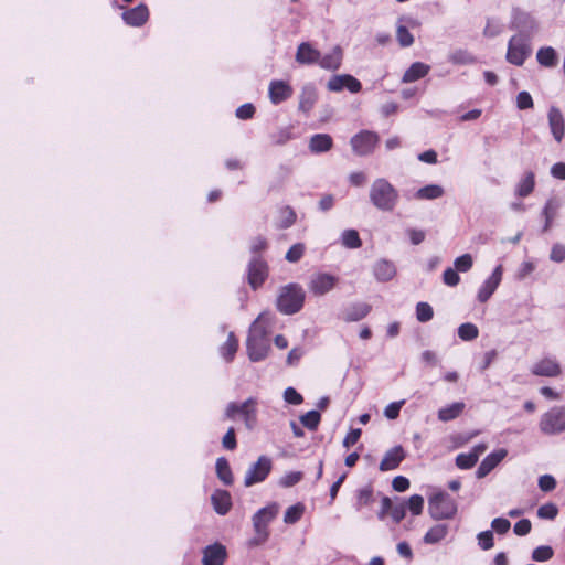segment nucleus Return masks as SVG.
<instances>
[{
  "label": "nucleus",
  "instance_id": "43",
  "mask_svg": "<svg viewBox=\"0 0 565 565\" xmlns=\"http://www.w3.org/2000/svg\"><path fill=\"white\" fill-rule=\"evenodd\" d=\"M321 420V415L318 411H310L300 417L301 424L309 430H317Z\"/></svg>",
  "mask_w": 565,
  "mask_h": 565
},
{
  "label": "nucleus",
  "instance_id": "57",
  "mask_svg": "<svg viewBox=\"0 0 565 565\" xmlns=\"http://www.w3.org/2000/svg\"><path fill=\"white\" fill-rule=\"evenodd\" d=\"M443 281L447 286L455 287L459 284L460 277L456 269L448 267L443 274Z\"/></svg>",
  "mask_w": 565,
  "mask_h": 565
},
{
  "label": "nucleus",
  "instance_id": "22",
  "mask_svg": "<svg viewBox=\"0 0 565 565\" xmlns=\"http://www.w3.org/2000/svg\"><path fill=\"white\" fill-rule=\"evenodd\" d=\"M320 51L315 49L310 43L302 42L298 45L296 52V61L301 65L318 64Z\"/></svg>",
  "mask_w": 565,
  "mask_h": 565
},
{
  "label": "nucleus",
  "instance_id": "61",
  "mask_svg": "<svg viewBox=\"0 0 565 565\" xmlns=\"http://www.w3.org/2000/svg\"><path fill=\"white\" fill-rule=\"evenodd\" d=\"M404 403H405L404 401H399V402H393V403L388 404L384 409V415L388 419H396L399 416V412H401V408L404 405Z\"/></svg>",
  "mask_w": 565,
  "mask_h": 565
},
{
  "label": "nucleus",
  "instance_id": "32",
  "mask_svg": "<svg viewBox=\"0 0 565 565\" xmlns=\"http://www.w3.org/2000/svg\"><path fill=\"white\" fill-rule=\"evenodd\" d=\"M375 277L381 281H387L395 275V267L387 260H380L373 268Z\"/></svg>",
  "mask_w": 565,
  "mask_h": 565
},
{
  "label": "nucleus",
  "instance_id": "52",
  "mask_svg": "<svg viewBox=\"0 0 565 565\" xmlns=\"http://www.w3.org/2000/svg\"><path fill=\"white\" fill-rule=\"evenodd\" d=\"M478 544L483 551H488L493 547L494 540H493V533L490 530L480 532L477 536Z\"/></svg>",
  "mask_w": 565,
  "mask_h": 565
},
{
  "label": "nucleus",
  "instance_id": "13",
  "mask_svg": "<svg viewBox=\"0 0 565 565\" xmlns=\"http://www.w3.org/2000/svg\"><path fill=\"white\" fill-rule=\"evenodd\" d=\"M227 556L226 546L220 542H215L203 548L202 565H224Z\"/></svg>",
  "mask_w": 565,
  "mask_h": 565
},
{
  "label": "nucleus",
  "instance_id": "25",
  "mask_svg": "<svg viewBox=\"0 0 565 565\" xmlns=\"http://www.w3.org/2000/svg\"><path fill=\"white\" fill-rule=\"evenodd\" d=\"M309 150L312 153H322L332 149L333 139L328 134H316L309 140Z\"/></svg>",
  "mask_w": 565,
  "mask_h": 565
},
{
  "label": "nucleus",
  "instance_id": "3",
  "mask_svg": "<svg viewBox=\"0 0 565 565\" xmlns=\"http://www.w3.org/2000/svg\"><path fill=\"white\" fill-rule=\"evenodd\" d=\"M278 514L276 503L259 509L253 516L254 536L248 541V546H259L269 537V524Z\"/></svg>",
  "mask_w": 565,
  "mask_h": 565
},
{
  "label": "nucleus",
  "instance_id": "39",
  "mask_svg": "<svg viewBox=\"0 0 565 565\" xmlns=\"http://www.w3.org/2000/svg\"><path fill=\"white\" fill-rule=\"evenodd\" d=\"M305 510V504L301 502L290 505L285 512L284 522L287 524L297 523L302 518Z\"/></svg>",
  "mask_w": 565,
  "mask_h": 565
},
{
  "label": "nucleus",
  "instance_id": "56",
  "mask_svg": "<svg viewBox=\"0 0 565 565\" xmlns=\"http://www.w3.org/2000/svg\"><path fill=\"white\" fill-rule=\"evenodd\" d=\"M222 445L227 450L236 449L237 440H236L235 429L233 427L228 428L226 434L223 436Z\"/></svg>",
  "mask_w": 565,
  "mask_h": 565
},
{
  "label": "nucleus",
  "instance_id": "64",
  "mask_svg": "<svg viewBox=\"0 0 565 565\" xmlns=\"http://www.w3.org/2000/svg\"><path fill=\"white\" fill-rule=\"evenodd\" d=\"M532 524L529 519H522L514 524L513 531L519 536H524L531 532Z\"/></svg>",
  "mask_w": 565,
  "mask_h": 565
},
{
  "label": "nucleus",
  "instance_id": "53",
  "mask_svg": "<svg viewBox=\"0 0 565 565\" xmlns=\"http://www.w3.org/2000/svg\"><path fill=\"white\" fill-rule=\"evenodd\" d=\"M407 507H408L409 511L412 512V514L419 515L423 512L424 498L419 494H413L408 499Z\"/></svg>",
  "mask_w": 565,
  "mask_h": 565
},
{
  "label": "nucleus",
  "instance_id": "28",
  "mask_svg": "<svg viewBox=\"0 0 565 565\" xmlns=\"http://www.w3.org/2000/svg\"><path fill=\"white\" fill-rule=\"evenodd\" d=\"M465 409V403L456 402L447 405L438 411V419L441 422H450L459 417Z\"/></svg>",
  "mask_w": 565,
  "mask_h": 565
},
{
  "label": "nucleus",
  "instance_id": "14",
  "mask_svg": "<svg viewBox=\"0 0 565 565\" xmlns=\"http://www.w3.org/2000/svg\"><path fill=\"white\" fill-rule=\"evenodd\" d=\"M531 373L535 376L557 377L562 374V366L557 359L546 356L533 364Z\"/></svg>",
  "mask_w": 565,
  "mask_h": 565
},
{
  "label": "nucleus",
  "instance_id": "40",
  "mask_svg": "<svg viewBox=\"0 0 565 565\" xmlns=\"http://www.w3.org/2000/svg\"><path fill=\"white\" fill-rule=\"evenodd\" d=\"M448 61L456 65H468L476 62V58L467 50H456L450 53Z\"/></svg>",
  "mask_w": 565,
  "mask_h": 565
},
{
  "label": "nucleus",
  "instance_id": "19",
  "mask_svg": "<svg viewBox=\"0 0 565 565\" xmlns=\"http://www.w3.org/2000/svg\"><path fill=\"white\" fill-rule=\"evenodd\" d=\"M502 279V266L494 268L491 276L479 288L477 298L480 302H487L499 287Z\"/></svg>",
  "mask_w": 565,
  "mask_h": 565
},
{
  "label": "nucleus",
  "instance_id": "1",
  "mask_svg": "<svg viewBox=\"0 0 565 565\" xmlns=\"http://www.w3.org/2000/svg\"><path fill=\"white\" fill-rule=\"evenodd\" d=\"M247 354L250 361L258 362L264 360L270 349L268 332L263 326V316L260 315L249 329L246 340Z\"/></svg>",
  "mask_w": 565,
  "mask_h": 565
},
{
  "label": "nucleus",
  "instance_id": "35",
  "mask_svg": "<svg viewBox=\"0 0 565 565\" xmlns=\"http://www.w3.org/2000/svg\"><path fill=\"white\" fill-rule=\"evenodd\" d=\"M558 209H559V203L556 199L547 200V202L545 203V206L543 209V216L545 218L543 232H547L551 228L552 223H553L555 216L557 215Z\"/></svg>",
  "mask_w": 565,
  "mask_h": 565
},
{
  "label": "nucleus",
  "instance_id": "34",
  "mask_svg": "<svg viewBox=\"0 0 565 565\" xmlns=\"http://www.w3.org/2000/svg\"><path fill=\"white\" fill-rule=\"evenodd\" d=\"M317 98L315 89L303 88L299 97V110L305 114H309L312 110Z\"/></svg>",
  "mask_w": 565,
  "mask_h": 565
},
{
  "label": "nucleus",
  "instance_id": "36",
  "mask_svg": "<svg viewBox=\"0 0 565 565\" xmlns=\"http://www.w3.org/2000/svg\"><path fill=\"white\" fill-rule=\"evenodd\" d=\"M216 473L224 484L231 486L234 482V477L230 463L223 457L216 460Z\"/></svg>",
  "mask_w": 565,
  "mask_h": 565
},
{
  "label": "nucleus",
  "instance_id": "24",
  "mask_svg": "<svg viewBox=\"0 0 565 565\" xmlns=\"http://www.w3.org/2000/svg\"><path fill=\"white\" fill-rule=\"evenodd\" d=\"M342 55L343 54L341 47L334 46L330 53L323 56L320 54L318 64L321 68L328 71H337L341 66Z\"/></svg>",
  "mask_w": 565,
  "mask_h": 565
},
{
  "label": "nucleus",
  "instance_id": "55",
  "mask_svg": "<svg viewBox=\"0 0 565 565\" xmlns=\"http://www.w3.org/2000/svg\"><path fill=\"white\" fill-rule=\"evenodd\" d=\"M268 247V242L263 236H257L253 239L250 252L253 256H262L260 253L265 252Z\"/></svg>",
  "mask_w": 565,
  "mask_h": 565
},
{
  "label": "nucleus",
  "instance_id": "15",
  "mask_svg": "<svg viewBox=\"0 0 565 565\" xmlns=\"http://www.w3.org/2000/svg\"><path fill=\"white\" fill-rule=\"evenodd\" d=\"M294 94L291 85L282 79H274L268 86V97L274 105H279L289 99Z\"/></svg>",
  "mask_w": 565,
  "mask_h": 565
},
{
  "label": "nucleus",
  "instance_id": "47",
  "mask_svg": "<svg viewBox=\"0 0 565 565\" xmlns=\"http://www.w3.org/2000/svg\"><path fill=\"white\" fill-rule=\"evenodd\" d=\"M396 39L402 47H408L414 43L413 34L404 25L397 26Z\"/></svg>",
  "mask_w": 565,
  "mask_h": 565
},
{
  "label": "nucleus",
  "instance_id": "10",
  "mask_svg": "<svg viewBox=\"0 0 565 565\" xmlns=\"http://www.w3.org/2000/svg\"><path fill=\"white\" fill-rule=\"evenodd\" d=\"M269 275L268 263L262 256H253L247 266V281L256 290L266 281Z\"/></svg>",
  "mask_w": 565,
  "mask_h": 565
},
{
  "label": "nucleus",
  "instance_id": "59",
  "mask_svg": "<svg viewBox=\"0 0 565 565\" xmlns=\"http://www.w3.org/2000/svg\"><path fill=\"white\" fill-rule=\"evenodd\" d=\"M539 487L544 492L553 491L556 488V480L551 475H543L539 478Z\"/></svg>",
  "mask_w": 565,
  "mask_h": 565
},
{
  "label": "nucleus",
  "instance_id": "51",
  "mask_svg": "<svg viewBox=\"0 0 565 565\" xmlns=\"http://www.w3.org/2000/svg\"><path fill=\"white\" fill-rule=\"evenodd\" d=\"M303 478V473L300 471H292L289 473H286L280 480L279 484L284 488H290L298 482H300Z\"/></svg>",
  "mask_w": 565,
  "mask_h": 565
},
{
  "label": "nucleus",
  "instance_id": "27",
  "mask_svg": "<svg viewBox=\"0 0 565 565\" xmlns=\"http://www.w3.org/2000/svg\"><path fill=\"white\" fill-rule=\"evenodd\" d=\"M371 305L366 302H358L351 305L344 316V320L348 322L359 321L365 318L371 312Z\"/></svg>",
  "mask_w": 565,
  "mask_h": 565
},
{
  "label": "nucleus",
  "instance_id": "26",
  "mask_svg": "<svg viewBox=\"0 0 565 565\" xmlns=\"http://www.w3.org/2000/svg\"><path fill=\"white\" fill-rule=\"evenodd\" d=\"M430 66L422 63L415 62L413 63L403 75V83H413L423 77H425L429 73Z\"/></svg>",
  "mask_w": 565,
  "mask_h": 565
},
{
  "label": "nucleus",
  "instance_id": "29",
  "mask_svg": "<svg viewBox=\"0 0 565 565\" xmlns=\"http://www.w3.org/2000/svg\"><path fill=\"white\" fill-rule=\"evenodd\" d=\"M535 188V175L532 171H529L520 180L515 189V195L519 198L529 196Z\"/></svg>",
  "mask_w": 565,
  "mask_h": 565
},
{
  "label": "nucleus",
  "instance_id": "5",
  "mask_svg": "<svg viewBox=\"0 0 565 565\" xmlns=\"http://www.w3.org/2000/svg\"><path fill=\"white\" fill-rule=\"evenodd\" d=\"M458 511L457 502L447 492L439 491L428 498V513L434 520H449Z\"/></svg>",
  "mask_w": 565,
  "mask_h": 565
},
{
  "label": "nucleus",
  "instance_id": "54",
  "mask_svg": "<svg viewBox=\"0 0 565 565\" xmlns=\"http://www.w3.org/2000/svg\"><path fill=\"white\" fill-rule=\"evenodd\" d=\"M472 257L470 254H463L456 258L455 269L457 271L466 273L472 267Z\"/></svg>",
  "mask_w": 565,
  "mask_h": 565
},
{
  "label": "nucleus",
  "instance_id": "9",
  "mask_svg": "<svg viewBox=\"0 0 565 565\" xmlns=\"http://www.w3.org/2000/svg\"><path fill=\"white\" fill-rule=\"evenodd\" d=\"M380 141V137L376 132L371 130H361L354 135L350 145L355 154L364 157L371 154Z\"/></svg>",
  "mask_w": 565,
  "mask_h": 565
},
{
  "label": "nucleus",
  "instance_id": "20",
  "mask_svg": "<svg viewBox=\"0 0 565 565\" xmlns=\"http://www.w3.org/2000/svg\"><path fill=\"white\" fill-rule=\"evenodd\" d=\"M508 455L507 449L501 448L489 454L479 465L476 476L478 479L487 477Z\"/></svg>",
  "mask_w": 565,
  "mask_h": 565
},
{
  "label": "nucleus",
  "instance_id": "48",
  "mask_svg": "<svg viewBox=\"0 0 565 565\" xmlns=\"http://www.w3.org/2000/svg\"><path fill=\"white\" fill-rule=\"evenodd\" d=\"M554 555V551L548 545H541L536 548H534L532 553V558L535 562H546L550 561Z\"/></svg>",
  "mask_w": 565,
  "mask_h": 565
},
{
  "label": "nucleus",
  "instance_id": "58",
  "mask_svg": "<svg viewBox=\"0 0 565 565\" xmlns=\"http://www.w3.org/2000/svg\"><path fill=\"white\" fill-rule=\"evenodd\" d=\"M516 106L522 110L533 108L534 103L532 96L527 92L519 93L516 96Z\"/></svg>",
  "mask_w": 565,
  "mask_h": 565
},
{
  "label": "nucleus",
  "instance_id": "63",
  "mask_svg": "<svg viewBox=\"0 0 565 565\" xmlns=\"http://www.w3.org/2000/svg\"><path fill=\"white\" fill-rule=\"evenodd\" d=\"M284 398L291 405H299L303 401L301 394H299L294 387H288L285 390Z\"/></svg>",
  "mask_w": 565,
  "mask_h": 565
},
{
  "label": "nucleus",
  "instance_id": "41",
  "mask_svg": "<svg viewBox=\"0 0 565 565\" xmlns=\"http://www.w3.org/2000/svg\"><path fill=\"white\" fill-rule=\"evenodd\" d=\"M479 335V329L471 322H466L459 326L458 337L463 341H472Z\"/></svg>",
  "mask_w": 565,
  "mask_h": 565
},
{
  "label": "nucleus",
  "instance_id": "6",
  "mask_svg": "<svg viewBox=\"0 0 565 565\" xmlns=\"http://www.w3.org/2000/svg\"><path fill=\"white\" fill-rule=\"evenodd\" d=\"M257 406L258 402L254 397H249L242 404L231 402L226 406L224 416L227 419H235L237 416H241L245 427L252 430L257 425Z\"/></svg>",
  "mask_w": 565,
  "mask_h": 565
},
{
  "label": "nucleus",
  "instance_id": "23",
  "mask_svg": "<svg viewBox=\"0 0 565 565\" xmlns=\"http://www.w3.org/2000/svg\"><path fill=\"white\" fill-rule=\"evenodd\" d=\"M211 501L215 512L220 515H225L232 508L231 494L226 490H216Z\"/></svg>",
  "mask_w": 565,
  "mask_h": 565
},
{
  "label": "nucleus",
  "instance_id": "60",
  "mask_svg": "<svg viewBox=\"0 0 565 565\" xmlns=\"http://www.w3.org/2000/svg\"><path fill=\"white\" fill-rule=\"evenodd\" d=\"M550 259L555 263H562L565 260V245L556 243L552 246L550 253Z\"/></svg>",
  "mask_w": 565,
  "mask_h": 565
},
{
  "label": "nucleus",
  "instance_id": "21",
  "mask_svg": "<svg viewBox=\"0 0 565 565\" xmlns=\"http://www.w3.org/2000/svg\"><path fill=\"white\" fill-rule=\"evenodd\" d=\"M405 459V451L402 446H395L387 450L380 462L379 469L381 471H390L398 468L401 462Z\"/></svg>",
  "mask_w": 565,
  "mask_h": 565
},
{
  "label": "nucleus",
  "instance_id": "8",
  "mask_svg": "<svg viewBox=\"0 0 565 565\" xmlns=\"http://www.w3.org/2000/svg\"><path fill=\"white\" fill-rule=\"evenodd\" d=\"M530 40L523 34L513 35L508 45L507 60L509 63L521 66L531 55Z\"/></svg>",
  "mask_w": 565,
  "mask_h": 565
},
{
  "label": "nucleus",
  "instance_id": "18",
  "mask_svg": "<svg viewBox=\"0 0 565 565\" xmlns=\"http://www.w3.org/2000/svg\"><path fill=\"white\" fill-rule=\"evenodd\" d=\"M347 88L351 93H359L362 88V84L359 79L352 75H335L328 82V89L331 92H340Z\"/></svg>",
  "mask_w": 565,
  "mask_h": 565
},
{
  "label": "nucleus",
  "instance_id": "17",
  "mask_svg": "<svg viewBox=\"0 0 565 565\" xmlns=\"http://www.w3.org/2000/svg\"><path fill=\"white\" fill-rule=\"evenodd\" d=\"M149 9L146 4L140 3L135 8L127 9L122 12L124 22L134 28L142 26L149 20Z\"/></svg>",
  "mask_w": 565,
  "mask_h": 565
},
{
  "label": "nucleus",
  "instance_id": "4",
  "mask_svg": "<svg viewBox=\"0 0 565 565\" xmlns=\"http://www.w3.org/2000/svg\"><path fill=\"white\" fill-rule=\"evenodd\" d=\"M305 298V290L300 285L288 284L280 288L276 307L284 315H294L301 310Z\"/></svg>",
  "mask_w": 565,
  "mask_h": 565
},
{
  "label": "nucleus",
  "instance_id": "33",
  "mask_svg": "<svg viewBox=\"0 0 565 565\" xmlns=\"http://www.w3.org/2000/svg\"><path fill=\"white\" fill-rule=\"evenodd\" d=\"M536 60L544 67H554L557 64L556 51L551 47H541L536 53Z\"/></svg>",
  "mask_w": 565,
  "mask_h": 565
},
{
  "label": "nucleus",
  "instance_id": "11",
  "mask_svg": "<svg viewBox=\"0 0 565 565\" xmlns=\"http://www.w3.org/2000/svg\"><path fill=\"white\" fill-rule=\"evenodd\" d=\"M273 469V460L267 456H259L257 461L247 470L244 484L252 487L253 484L263 482L269 476Z\"/></svg>",
  "mask_w": 565,
  "mask_h": 565
},
{
  "label": "nucleus",
  "instance_id": "12",
  "mask_svg": "<svg viewBox=\"0 0 565 565\" xmlns=\"http://www.w3.org/2000/svg\"><path fill=\"white\" fill-rule=\"evenodd\" d=\"M340 278L329 273H316L308 284L309 291L315 296H323L334 289Z\"/></svg>",
  "mask_w": 565,
  "mask_h": 565
},
{
  "label": "nucleus",
  "instance_id": "30",
  "mask_svg": "<svg viewBox=\"0 0 565 565\" xmlns=\"http://www.w3.org/2000/svg\"><path fill=\"white\" fill-rule=\"evenodd\" d=\"M448 531L449 527L447 524H436L426 532L424 542L427 544L439 543L447 536Z\"/></svg>",
  "mask_w": 565,
  "mask_h": 565
},
{
  "label": "nucleus",
  "instance_id": "37",
  "mask_svg": "<svg viewBox=\"0 0 565 565\" xmlns=\"http://www.w3.org/2000/svg\"><path fill=\"white\" fill-rule=\"evenodd\" d=\"M297 214L290 206H284L279 210V220L277 222V228L286 230L296 223Z\"/></svg>",
  "mask_w": 565,
  "mask_h": 565
},
{
  "label": "nucleus",
  "instance_id": "49",
  "mask_svg": "<svg viewBox=\"0 0 565 565\" xmlns=\"http://www.w3.org/2000/svg\"><path fill=\"white\" fill-rule=\"evenodd\" d=\"M306 247L302 243L294 244L286 253L285 258L289 263H297L299 262L302 256L305 255Z\"/></svg>",
  "mask_w": 565,
  "mask_h": 565
},
{
  "label": "nucleus",
  "instance_id": "2",
  "mask_svg": "<svg viewBox=\"0 0 565 565\" xmlns=\"http://www.w3.org/2000/svg\"><path fill=\"white\" fill-rule=\"evenodd\" d=\"M369 196L371 203L383 212H392L399 199L398 191L384 178L373 181Z\"/></svg>",
  "mask_w": 565,
  "mask_h": 565
},
{
  "label": "nucleus",
  "instance_id": "46",
  "mask_svg": "<svg viewBox=\"0 0 565 565\" xmlns=\"http://www.w3.org/2000/svg\"><path fill=\"white\" fill-rule=\"evenodd\" d=\"M477 462H478V460H477L476 454L461 452V454L457 455V457H456V466L462 470L472 468Z\"/></svg>",
  "mask_w": 565,
  "mask_h": 565
},
{
  "label": "nucleus",
  "instance_id": "50",
  "mask_svg": "<svg viewBox=\"0 0 565 565\" xmlns=\"http://www.w3.org/2000/svg\"><path fill=\"white\" fill-rule=\"evenodd\" d=\"M558 514V509L554 503H546L539 508L537 515L541 519L554 520Z\"/></svg>",
  "mask_w": 565,
  "mask_h": 565
},
{
  "label": "nucleus",
  "instance_id": "45",
  "mask_svg": "<svg viewBox=\"0 0 565 565\" xmlns=\"http://www.w3.org/2000/svg\"><path fill=\"white\" fill-rule=\"evenodd\" d=\"M342 243L348 248H359L362 245V241L355 230L344 231L342 234Z\"/></svg>",
  "mask_w": 565,
  "mask_h": 565
},
{
  "label": "nucleus",
  "instance_id": "7",
  "mask_svg": "<svg viewBox=\"0 0 565 565\" xmlns=\"http://www.w3.org/2000/svg\"><path fill=\"white\" fill-rule=\"evenodd\" d=\"M544 435H558L565 431V406H554L545 412L539 423Z\"/></svg>",
  "mask_w": 565,
  "mask_h": 565
},
{
  "label": "nucleus",
  "instance_id": "38",
  "mask_svg": "<svg viewBox=\"0 0 565 565\" xmlns=\"http://www.w3.org/2000/svg\"><path fill=\"white\" fill-rule=\"evenodd\" d=\"M444 194V189L437 184H429L420 188L415 196L419 200H435Z\"/></svg>",
  "mask_w": 565,
  "mask_h": 565
},
{
  "label": "nucleus",
  "instance_id": "42",
  "mask_svg": "<svg viewBox=\"0 0 565 565\" xmlns=\"http://www.w3.org/2000/svg\"><path fill=\"white\" fill-rule=\"evenodd\" d=\"M292 139V127L288 126L285 128H280L276 132L270 135V140L273 145L282 146Z\"/></svg>",
  "mask_w": 565,
  "mask_h": 565
},
{
  "label": "nucleus",
  "instance_id": "16",
  "mask_svg": "<svg viewBox=\"0 0 565 565\" xmlns=\"http://www.w3.org/2000/svg\"><path fill=\"white\" fill-rule=\"evenodd\" d=\"M547 120L551 134L556 142L561 143L565 137V118L561 109L551 106L547 113Z\"/></svg>",
  "mask_w": 565,
  "mask_h": 565
},
{
  "label": "nucleus",
  "instance_id": "44",
  "mask_svg": "<svg viewBox=\"0 0 565 565\" xmlns=\"http://www.w3.org/2000/svg\"><path fill=\"white\" fill-rule=\"evenodd\" d=\"M433 317L434 310L428 302L420 301L416 305V318L419 322H428Z\"/></svg>",
  "mask_w": 565,
  "mask_h": 565
},
{
  "label": "nucleus",
  "instance_id": "31",
  "mask_svg": "<svg viewBox=\"0 0 565 565\" xmlns=\"http://www.w3.org/2000/svg\"><path fill=\"white\" fill-rule=\"evenodd\" d=\"M238 350V339L234 334V332H230L226 341L221 347V355L224 358L226 362L233 361L236 352Z\"/></svg>",
  "mask_w": 565,
  "mask_h": 565
},
{
  "label": "nucleus",
  "instance_id": "62",
  "mask_svg": "<svg viewBox=\"0 0 565 565\" xmlns=\"http://www.w3.org/2000/svg\"><path fill=\"white\" fill-rule=\"evenodd\" d=\"M491 526L498 534H505L510 530L511 523L508 519L495 518L491 522Z\"/></svg>",
  "mask_w": 565,
  "mask_h": 565
}]
</instances>
